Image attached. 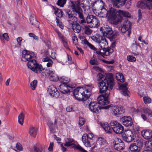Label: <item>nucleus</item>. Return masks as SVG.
I'll list each match as a JSON object with an SVG mask.
<instances>
[{"label":"nucleus","instance_id":"obj_1","mask_svg":"<svg viewBox=\"0 0 152 152\" xmlns=\"http://www.w3.org/2000/svg\"><path fill=\"white\" fill-rule=\"evenodd\" d=\"M97 81L100 92H103L108 89H112L114 85L113 78L111 74L107 75L106 77L102 74L99 73L97 75Z\"/></svg>","mask_w":152,"mask_h":152},{"label":"nucleus","instance_id":"obj_2","mask_svg":"<svg viewBox=\"0 0 152 152\" xmlns=\"http://www.w3.org/2000/svg\"><path fill=\"white\" fill-rule=\"evenodd\" d=\"M94 87L91 85H86L85 87H77L74 90L73 96L76 99L85 101L90 96Z\"/></svg>","mask_w":152,"mask_h":152},{"label":"nucleus","instance_id":"obj_3","mask_svg":"<svg viewBox=\"0 0 152 152\" xmlns=\"http://www.w3.org/2000/svg\"><path fill=\"white\" fill-rule=\"evenodd\" d=\"M70 6L72 11L77 14L79 17L81 19H82L79 23L80 24L86 22L85 20L83 19V10L80 7V3L79 2H75L71 1L70 3Z\"/></svg>","mask_w":152,"mask_h":152},{"label":"nucleus","instance_id":"obj_4","mask_svg":"<svg viewBox=\"0 0 152 152\" xmlns=\"http://www.w3.org/2000/svg\"><path fill=\"white\" fill-rule=\"evenodd\" d=\"M90 5L89 3V1H86L85 3H83L82 7L84 9V11H85V13L88 15L87 16L86 18V20L87 23L88 24H90L94 19V18H95V16H94L92 15H89V14L91 13V10L90 8Z\"/></svg>","mask_w":152,"mask_h":152},{"label":"nucleus","instance_id":"obj_5","mask_svg":"<svg viewBox=\"0 0 152 152\" xmlns=\"http://www.w3.org/2000/svg\"><path fill=\"white\" fill-rule=\"evenodd\" d=\"M110 89H108L103 92H100L101 93H104V94L100 95L97 98V100L99 104L105 105L108 104V97L110 94Z\"/></svg>","mask_w":152,"mask_h":152},{"label":"nucleus","instance_id":"obj_6","mask_svg":"<svg viewBox=\"0 0 152 152\" xmlns=\"http://www.w3.org/2000/svg\"><path fill=\"white\" fill-rule=\"evenodd\" d=\"M104 107L107 109H110L112 114L115 116H118L121 115L125 112V109L122 106H116L111 107L110 106L108 105Z\"/></svg>","mask_w":152,"mask_h":152},{"label":"nucleus","instance_id":"obj_7","mask_svg":"<svg viewBox=\"0 0 152 152\" xmlns=\"http://www.w3.org/2000/svg\"><path fill=\"white\" fill-rule=\"evenodd\" d=\"M92 39L99 43V45L102 48L101 49H107L108 47L107 40L104 37L97 36V37H93Z\"/></svg>","mask_w":152,"mask_h":152},{"label":"nucleus","instance_id":"obj_8","mask_svg":"<svg viewBox=\"0 0 152 152\" xmlns=\"http://www.w3.org/2000/svg\"><path fill=\"white\" fill-rule=\"evenodd\" d=\"M111 126L114 132L117 134H120L123 133L124 129L123 126L119 123L115 121L110 122Z\"/></svg>","mask_w":152,"mask_h":152},{"label":"nucleus","instance_id":"obj_9","mask_svg":"<svg viewBox=\"0 0 152 152\" xmlns=\"http://www.w3.org/2000/svg\"><path fill=\"white\" fill-rule=\"evenodd\" d=\"M131 26V23L128 20H126L121 24V26L118 27V29L123 33H124L127 31L129 35L130 33Z\"/></svg>","mask_w":152,"mask_h":152},{"label":"nucleus","instance_id":"obj_10","mask_svg":"<svg viewBox=\"0 0 152 152\" xmlns=\"http://www.w3.org/2000/svg\"><path fill=\"white\" fill-rule=\"evenodd\" d=\"M36 57V55L34 53L26 50H24L22 51L21 59L23 61H27L34 58Z\"/></svg>","mask_w":152,"mask_h":152},{"label":"nucleus","instance_id":"obj_11","mask_svg":"<svg viewBox=\"0 0 152 152\" xmlns=\"http://www.w3.org/2000/svg\"><path fill=\"white\" fill-rule=\"evenodd\" d=\"M137 6L142 9L146 10H151L152 9V0H143L139 2Z\"/></svg>","mask_w":152,"mask_h":152},{"label":"nucleus","instance_id":"obj_12","mask_svg":"<svg viewBox=\"0 0 152 152\" xmlns=\"http://www.w3.org/2000/svg\"><path fill=\"white\" fill-rule=\"evenodd\" d=\"M76 86L74 84L72 85L70 84L68 85L67 84H61L59 88V90L62 93L65 94L72 91V88H75Z\"/></svg>","mask_w":152,"mask_h":152},{"label":"nucleus","instance_id":"obj_13","mask_svg":"<svg viewBox=\"0 0 152 152\" xmlns=\"http://www.w3.org/2000/svg\"><path fill=\"white\" fill-rule=\"evenodd\" d=\"M134 135L132 132L130 130H125L123 135V139L127 142H130L134 139Z\"/></svg>","mask_w":152,"mask_h":152},{"label":"nucleus","instance_id":"obj_14","mask_svg":"<svg viewBox=\"0 0 152 152\" xmlns=\"http://www.w3.org/2000/svg\"><path fill=\"white\" fill-rule=\"evenodd\" d=\"M28 67L34 72L37 73L38 70V64L37 61L34 59H31L28 61L27 63Z\"/></svg>","mask_w":152,"mask_h":152},{"label":"nucleus","instance_id":"obj_15","mask_svg":"<svg viewBox=\"0 0 152 152\" xmlns=\"http://www.w3.org/2000/svg\"><path fill=\"white\" fill-rule=\"evenodd\" d=\"M48 91L50 96L53 97L57 98L59 96V93L53 85H51L49 86Z\"/></svg>","mask_w":152,"mask_h":152},{"label":"nucleus","instance_id":"obj_16","mask_svg":"<svg viewBox=\"0 0 152 152\" xmlns=\"http://www.w3.org/2000/svg\"><path fill=\"white\" fill-rule=\"evenodd\" d=\"M121 123L126 127L131 126L132 124V121L131 117L129 116H124L120 119Z\"/></svg>","mask_w":152,"mask_h":152},{"label":"nucleus","instance_id":"obj_17","mask_svg":"<svg viewBox=\"0 0 152 152\" xmlns=\"http://www.w3.org/2000/svg\"><path fill=\"white\" fill-rule=\"evenodd\" d=\"M113 51V49L110 48L108 49H100L99 51H96V53L98 55L104 57V56L109 55L110 53H111Z\"/></svg>","mask_w":152,"mask_h":152},{"label":"nucleus","instance_id":"obj_18","mask_svg":"<svg viewBox=\"0 0 152 152\" xmlns=\"http://www.w3.org/2000/svg\"><path fill=\"white\" fill-rule=\"evenodd\" d=\"M100 30L102 31L103 35L110 37L112 34L113 31L112 29L108 26L105 25L101 27Z\"/></svg>","mask_w":152,"mask_h":152},{"label":"nucleus","instance_id":"obj_19","mask_svg":"<svg viewBox=\"0 0 152 152\" xmlns=\"http://www.w3.org/2000/svg\"><path fill=\"white\" fill-rule=\"evenodd\" d=\"M89 109L91 111L94 113H97L100 109L99 104L96 102H91L89 104Z\"/></svg>","mask_w":152,"mask_h":152},{"label":"nucleus","instance_id":"obj_20","mask_svg":"<svg viewBox=\"0 0 152 152\" xmlns=\"http://www.w3.org/2000/svg\"><path fill=\"white\" fill-rule=\"evenodd\" d=\"M127 84L126 83H121L119 85V88L121 93L125 96H129V92L128 91L126 86Z\"/></svg>","mask_w":152,"mask_h":152},{"label":"nucleus","instance_id":"obj_21","mask_svg":"<svg viewBox=\"0 0 152 152\" xmlns=\"http://www.w3.org/2000/svg\"><path fill=\"white\" fill-rule=\"evenodd\" d=\"M66 13L69 18L68 21L70 25L72 26L74 24L77 23L76 21L77 20V19L75 16L73 15L71 12L69 10H68Z\"/></svg>","mask_w":152,"mask_h":152},{"label":"nucleus","instance_id":"obj_22","mask_svg":"<svg viewBox=\"0 0 152 152\" xmlns=\"http://www.w3.org/2000/svg\"><path fill=\"white\" fill-rule=\"evenodd\" d=\"M141 134L143 138L146 140H149L152 138V131L151 130H143L141 132Z\"/></svg>","mask_w":152,"mask_h":152},{"label":"nucleus","instance_id":"obj_23","mask_svg":"<svg viewBox=\"0 0 152 152\" xmlns=\"http://www.w3.org/2000/svg\"><path fill=\"white\" fill-rule=\"evenodd\" d=\"M122 18L118 13L116 15L110 19L111 23L117 25L122 21Z\"/></svg>","mask_w":152,"mask_h":152},{"label":"nucleus","instance_id":"obj_24","mask_svg":"<svg viewBox=\"0 0 152 152\" xmlns=\"http://www.w3.org/2000/svg\"><path fill=\"white\" fill-rule=\"evenodd\" d=\"M141 150V147L136 145V143L131 144L129 148V152H140Z\"/></svg>","mask_w":152,"mask_h":152},{"label":"nucleus","instance_id":"obj_25","mask_svg":"<svg viewBox=\"0 0 152 152\" xmlns=\"http://www.w3.org/2000/svg\"><path fill=\"white\" fill-rule=\"evenodd\" d=\"M114 7H119L123 6L126 0H112Z\"/></svg>","mask_w":152,"mask_h":152},{"label":"nucleus","instance_id":"obj_26","mask_svg":"<svg viewBox=\"0 0 152 152\" xmlns=\"http://www.w3.org/2000/svg\"><path fill=\"white\" fill-rule=\"evenodd\" d=\"M108 18L109 19L116 15L118 13V11L114 8H110L108 10Z\"/></svg>","mask_w":152,"mask_h":152},{"label":"nucleus","instance_id":"obj_27","mask_svg":"<svg viewBox=\"0 0 152 152\" xmlns=\"http://www.w3.org/2000/svg\"><path fill=\"white\" fill-rule=\"evenodd\" d=\"M104 4L102 0H99L95 2L94 3L93 7H96L98 9L101 10L104 8Z\"/></svg>","mask_w":152,"mask_h":152},{"label":"nucleus","instance_id":"obj_28","mask_svg":"<svg viewBox=\"0 0 152 152\" xmlns=\"http://www.w3.org/2000/svg\"><path fill=\"white\" fill-rule=\"evenodd\" d=\"M100 25L99 21L98 19L96 17L94 18L93 21L89 26L91 28H97Z\"/></svg>","mask_w":152,"mask_h":152},{"label":"nucleus","instance_id":"obj_29","mask_svg":"<svg viewBox=\"0 0 152 152\" xmlns=\"http://www.w3.org/2000/svg\"><path fill=\"white\" fill-rule=\"evenodd\" d=\"M101 126L107 133H111L112 132V128H110L109 125L107 123L102 124Z\"/></svg>","mask_w":152,"mask_h":152},{"label":"nucleus","instance_id":"obj_30","mask_svg":"<svg viewBox=\"0 0 152 152\" xmlns=\"http://www.w3.org/2000/svg\"><path fill=\"white\" fill-rule=\"evenodd\" d=\"M101 11L98 13V16L100 17H108V11L105 8L101 9Z\"/></svg>","mask_w":152,"mask_h":152},{"label":"nucleus","instance_id":"obj_31","mask_svg":"<svg viewBox=\"0 0 152 152\" xmlns=\"http://www.w3.org/2000/svg\"><path fill=\"white\" fill-rule=\"evenodd\" d=\"M65 143L64 145L65 146L69 147L75 144V141L73 139L67 138L65 140Z\"/></svg>","mask_w":152,"mask_h":152},{"label":"nucleus","instance_id":"obj_32","mask_svg":"<svg viewBox=\"0 0 152 152\" xmlns=\"http://www.w3.org/2000/svg\"><path fill=\"white\" fill-rule=\"evenodd\" d=\"M49 79L50 80L52 81H57L59 79V77L58 75L55 73L53 71L49 77Z\"/></svg>","mask_w":152,"mask_h":152},{"label":"nucleus","instance_id":"obj_33","mask_svg":"<svg viewBox=\"0 0 152 152\" xmlns=\"http://www.w3.org/2000/svg\"><path fill=\"white\" fill-rule=\"evenodd\" d=\"M72 29L75 32L78 33L80 32L81 27L78 23L74 24L72 26Z\"/></svg>","mask_w":152,"mask_h":152},{"label":"nucleus","instance_id":"obj_34","mask_svg":"<svg viewBox=\"0 0 152 152\" xmlns=\"http://www.w3.org/2000/svg\"><path fill=\"white\" fill-rule=\"evenodd\" d=\"M53 72V71L48 69H43V70L39 72V73L41 74L45 77H48L50 76L51 74Z\"/></svg>","mask_w":152,"mask_h":152},{"label":"nucleus","instance_id":"obj_35","mask_svg":"<svg viewBox=\"0 0 152 152\" xmlns=\"http://www.w3.org/2000/svg\"><path fill=\"white\" fill-rule=\"evenodd\" d=\"M37 129L34 127H31L29 128V133L31 137H34L37 135Z\"/></svg>","mask_w":152,"mask_h":152},{"label":"nucleus","instance_id":"obj_36","mask_svg":"<svg viewBox=\"0 0 152 152\" xmlns=\"http://www.w3.org/2000/svg\"><path fill=\"white\" fill-rule=\"evenodd\" d=\"M54 13L58 17L61 18L62 17L63 12L61 10L57 8H54Z\"/></svg>","mask_w":152,"mask_h":152},{"label":"nucleus","instance_id":"obj_37","mask_svg":"<svg viewBox=\"0 0 152 152\" xmlns=\"http://www.w3.org/2000/svg\"><path fill=\"white\" fill-rule=\"evenodd\" d=\"M42 61L44 62H48L46 65L48 67H52L53 64V62L52 60L48 57L43 58Z\"/></svg>","mask_w":152,"mask_h":152},{"label":"nucleus","instance_id":"obj_38","mask_svg":"<svg viewBox=\"0 0 152 152\" xmlns=\"http://www.w3.org/2000/svg\"><path fill=\"white\" fill-rule=\"evenodd\" d=\"M118 14L121 17L122 16L128 18L130 17V15L129 12L124 10H119L118 11Z\"/></svg>","mask_w":152,"mask_h":152},{"label":"nucleus","instance_id":"obj_39","mask_svg":"<svg viewBox=\"0 0 152 152\" xmlns=\"http://www.w3.org/2000/svg\"><path fill=\"white\" fill-rule=\"evenodd\" d=\"M24 114L23 112H21L18 116V122L21 125H23L24 119Z\"/></svg>","mask_w":152,"mask_h":152},{"label":"nucleus","instance_id":"obj_40","mask_svg":"<svg viewBox=\"0 0 152 152\" xmlns=\"http://www.w3.org/2000/svg\"><path fill=\"white\" fill-rule=\"evenodd\" d=\"M124 144L123 142H121L118 144H115L114 145L115 148L118 151L123 149L124 147Z\"/></svg>","mask_w":152,"mask_h":152},{"label":"nucleus","instance_id":"obj_41","mask_svg":"<svg viewBox=\"0 0 152 152\" xmlns=\"http://www.w3.org/2000/svg\"><path fill=\"white\" fill-rule=\"evenodd\" d=\"M59 80L61 82L63 83V84H66L69 82L70 80L68 77L63 76L60 78Z\"/></svg>","mask_w":152,"mask_h":152},{"label":"nucleus","instance_id":"obj_42","mask_svg":"<svg viewBox=\"0 0 152 152\" xmlns=\"http://www.w3.org/2000/svg\"><path fill=\"white\" fill-rule=\"evenodd\" d=\"M116 79L119 81L120 82H123L124 81V78L123 75L122 74L118 73L116 74L115 76Z\"/></svg>","mask_w":152,"mask_h":152},{"label":"nucleus","instance_id":"obj_43","mask_svg":"<svg viewBox=\"0 0 152 152\" xmlns=\"http://www.w3.org/2000/svg\"><path fill=\"white\" fill-rule=\"evenodd\" d=\"M86 137H87L88 140H92L94 137V135L92 133L84 134L82 137V138H83L84 141V140H85V138Z\"/></svg>","mask_w":152,"mask_h":152},{"label":"nucleus","instance_id":"obj_44","mask_svg":"<svg viewBox=\"0 0 152 152\" xmlns=\"http://www.w3.org/2000/svg\"><path fill=\"white\" fill-rule=\"evenodd\" d=\"M29 20L30 23L33 25L35 26L36 24L37 23L35 16L34 15L31 16L29 18Z\"/></svg>","mask_w":152,"mask_h":152},{"label":"nucleus","instance_id":"obj_45","mask_svg":"<svg viewBox=\"0 0 152 152\" xmlns=\"http://www.w3.org/2000/svg\"><path fill=\"white\" fill-rule=\"evenodd\" d=\"M84 30L85 33L87 35H90L92 33V31L87 26H86L83 28Z\"/></svg>","mask_w":152,"mask_h":152},{"label":"nucleus","instance_id":"obj_46","mask_svg":"<svg viewBox=\"0 0 152 152\" xmlns=\"http://www.w3.org/2000/svg\"><path fill=\"white\" fill-rule=\"evenodd\" d=\"M48 125L50 131L53 133L55 132L54 126V124L52 121H49L48 123Z\"/></svg>","mask_w":152,"mask_h":152},{"label":"nucleus","instance_id":"obj_47","mask_svg":"<svg viewBox=\"0 0 152 152\" xmlns=\"http://www.w3.org/2000/svg\"><path fill=\"white\" fill-rule=\"evenodd\" d=\"M37 81L34 80L32 81L30 83V85L31 89L33 90L35 89L37 86Z\"/></svg>","mask_w":152,"mask_h":152},{"label":"nucleus","instance_id":"obj_48","mask_svg":"<svg viewBox=\"0 0 152 152\" xmlns=\"http://www.w3.org/2000/svg\"><path fill=\"white\" fill-rule=\"evenodd\" d=\"M90 64L92 65H97L99 64V63L97 61L96 58L93 57L90 61Z\"/></svg>","mask_w":152,"mask_h":152},{"label":"nucleus","instance_id":"obj_49","mask_svg":"<svg viewBox=\"0 0 152 152\" xmlns=\"http://www.w3.org/2000/svg\"><path fill=\"white\" fill-rule=\"evenodd\" d=\"M143 112L145 114H148L150 117H152V112L150 109L146 108H144L143 110Z\"/></svg>","mask_w":152,"mask_h":152},{"label":"nucleus","instance_id":"obj_50","mask_svg":"<svg viewBox=\"0 0 152 152\" xmlns=\"http://www.w3.org/2000/svg\"><path fill=\"white\" fill-rule=\"evenodd\" d=\"M98 142L101 145H104L106 143V140L105 139L102 137H99L98 138Z\"/></svg>","mask_w":152,"mask_h":152},{"label":"nucleus","instance_id":"obj_51","mask_svg":"<svg viewBox=\"0 0 152 152\" xmlns=\"http://www.w3.org/2000/svg\"><path fill=\"white\" fill-rule=\"evenodd\" d=\"M67 0H58L56 4L60 7H63L66 3Z\"/></svg>","mask_w":152,"mask_h":152},{"label":"nucleus","instance_id":"obj_52","mask_svg":"<svg viewBox=\"0 0 152 152\" xmlns=\"http://www.w3.org/2000/svg\"><path fill=\"white\" fill-rule=\"evenodd\" d=\"M127 60L129 62H134L136 61V59L135 57L131 55L127 56Z\"/></svg>","mask_w":152,"mask_h":152},{"label":"nucleus","instance_id":"obj_53","mask_svg":"<svg viewBox=\"0 0 152 152\" xmlns=\"http://www.w3.org/2000/svg\"><path fill=\"white\" fill-rule=\"evenodd\" d=\"M143 100L145 104H149L151 102V99L148 96H145L143 97Z\"/></svg>","mask_w":152,"mask_h":152},{"label":"nucleus","instance_id":"obj_54","mask_svg":"<svg viewBox=\"0 0 152 152\" xmlns=\"http://www.w3.org/2000/svg\"><path fill=\"white\" fill-rule=\"evenodd\" d=\"M145 145L146 148L152 149V140L146 141L145 143Z\"/></svg>","mask_w":152,"mask_h":152},{"label":"nucleus","instance_id":"obj_55","mask_svg":"<svg viewBox=\"0 0 152 152\" xmlns=\"http://www.w3.org/2000/svg\"><path fill=\"white\" fill-rule=\"evenodd\" d=\"M82 141L84 143V145L86 147H91V145L90 143V142L89 140L86 141V140H84L83 141V138H82Z\"/></svg>","mask_w":152,"mask_h":152},{"label":"nucleus","instance_id":"obj_56","mask_svg":"<svg viewBox=\"0 0 152 152\" xmlns=\"http://www.w3.org/2000/svg\"><path fill=\"white\" fill-rule=\"evenodd\" d=\"M75 147L76 149L79 150L81 152H87L84 149L79 145H75Z\"/></svg>","mask_w":152,"mask_h":152},{"label":"nucleus","instance_id":"obj_57","mask_svg":"<svg viewBox=\"0 0 152 152\" xmlns=\"http://www.w3.org/2000/svg\"><path fill=\"white\" fill-rule=\"evenodd\" d=\"M136 142L137 144V145L142 146L143 145V140L141 138H138L136 140Z\"/></svg>","mask_w":152,"mask_h":152},{"label":"nucleus","instance_id":"obj_58","mask_svg":"<svg viewBox=\"0 0 152 152\" xmlns=\"http://www.w3.org/2000/svg\"><path fill=\"white\" fill-rule=\"evenodd\" d=\"M8 38V34L7 33H5L3 34L0 32V38L2 39L3 38L5 39H7Z\"/></svg>","mask_w":152,"mask_h":152},{"label":"nucleus","instance_id":"obj_59","mask_svg":"<svg viewBox=\"0 0 152 152\" xmlns=\"http://www.w3.org/2000/svg\"><path fill=\"white\" fill-rule=\"evenodd\" d=\"M16 147L17 150L19 151H22L23 150V148L22 147V145L19 143H16Z\"/></svg>","mask_w":152,"mask_h":152},{"label":"nucleus","instance_id":"obj_60","mask_svg":"<svg viewBox=\"0 0 152 152\" xmlns=\"http://www.w3.org/2000/svg\"><path fill=\"white\" fill-rule=\"evenodd\" d=\"M56 21L57 25L61 29H63L64 26L61 22H60L58 19L57 18H56Z\"/></svg>","mask_w":152,"mask_h":152},{"label":"nucleus","instance_id":"obj_61","mask_svg":"<svg viewBox=\"0 0 152 152\" xmlns=\"http://www.w3.org/2000/svg\"><path fill=\"white\" fill-rule=\"evenodd\" d=\"M82 39H83L81 40V42L82 44L87 45L88 46V45H89L90 43L88 42L86 39L84 38H82Z\"/></svg>","mask_w":152,"mask_h":152},{"label":"nucleus","instance_id":"obj_62","mask_svg":"<svg viewBox=\"0 0 152 152\" xmlns=\"http://www.w3.org/2000/svg\"><path fill=\"white\" fill-rule=\"evenodd\" d=\"M85 120L83 118H80L79 119V125L81 126H83L85 123Z\"/></svg>","mask_w":152,"mask_h":152},{"label":"nucleus","instance_id":"obj_63","mask_svg":"<svg viewBox=\"0 0 152 152\" xmlns=\"http://www.w3.org/2000/svg\"><path fill=\"white\" fill-rule=\"evenodd\" d=\"M121 142H123L122 140L118 138H115L113 142V143L114 144H118L119 143H121Z\"/></svg>","mask_w":152,"mask_h":152},{"label":"nucleus","instance_id":"obj_64","mask_svg":"<svg viewBox=\"0 0 152 152\" xmlns=\"http://www.w3.org/2000/svg\"><path fill=\"white\" fill-rule=\"evenodd\" d=\"M72 40L74 44L77 45L78 43V39L75 36H74L72 37Z\"/></svg>","mask_w":152,"mask_h":152}]
</instances>
